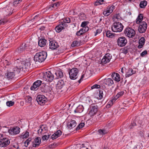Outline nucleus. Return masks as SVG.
Wrapping results in <instances>:
<instances>
[{
	"instance_id": "1",
	"label": "nucleus",
	"mask_w": 149,
	"mask_h": 149,
	"mask_svg": "<svg viewBox=\"0 0 149 149\" xmlns=\"http://www.w3.org/2000/svg\"><path fill=\"white\" fill-rule=\"evenodd\" d=\"M15 63L16 66L13 69V72H15V73H19L21 70L26 71L30 65L29 61L27 60L22 61L21 58L15 60Z\"/></svg>"
},
{
	"instance_id": "2",
	"label": "nucleus",
	"mask_w": 149,
	"mask_h": 149,
	"mask_svg": "<svg viewBox=\"0 0 149 149\" xmlns=\"http://www.w3.org/2000/svg\"><path fill=\"white\" fill-rule=\"evenodd\" d=\"M47 54L46 52L42 51L37 53L34 58V60L36 62L42 63L43 62L46 58Z\"/></svg>"
},
{
	"instance_id": "3",
	"label": "nucleus",
	"mask_w": 149,
	"mask_h": 149,
	"mask_svg": "<svg viewBox=\"0 0 149 149\" xmlns=\"http://www.w3.org/2000/svg\"><path fill=\"white\" fill-rule=\"evenodd\" d=\"M56 88L58 90L57 92L59 93L62 92H66L68 89V88L62 80H60L58 81L56 86Z\"/></svg>"
},
{
	"instance_id": "4",
	"label": "nucleus",
	"mask_w": 149,
	"mask_h": 149,
	"mask_svg": "<svg viewBox=\"0 0 149 149\" xmlns=\"http://www.w3.org/2000/svg\"><path fill=\"white\" fill-rule=\"evenodd\" d=\"M123 28L122 24L119 22H115L112 25L111 29L112 31L115 32H121Z\"/></svg>"
},
{
	"instance_id": "5",
	"label": "nucleus",
	"mask_w": 149,
	"mask_h": 149,
	"mask_svg": "<svg viewBox=\"0 0 149 149\" xmlns=\"http://www.w3.org/2000/svg\"><path fill=\"white\" fill-rule=\"evenodd\" d=\"M42 78L45 81L51 82L54 79V74L50 71H48L43 73Z\"/></svg>"
},
{
	"instance_id": "6",
	"label": "nucleus",
	"mask_w": 149,
	"mask_h": 149,
	"mask_svg": "<svg viewBox=\"0 0 149 149\" xmlns=\"http://www.w3.org/2000/svg\"><path fill=\"white\" fill-rule=\"evenodd\" d=\"M78 69L77 68H73L70 70L68 72L70 78L73 80L76 79L78 76Z\"/></svg>"
},
{
	"instance_id": "7",
	"label": "nucleus",
	"mask_w": 149,
	"mask_h": 149,
	"mask_svg": "<svg viewBox=\"0 0 149 149\" xmlns=\"http://www.w3.org/2000/svg\"><path fill=\"white\" fill-rule=\"evenodd\" d=\"M124 33L125 36L130 38H132L135 36V32L132 28L127 27L124 30Z\"/></svg>"
},
{
	"instance_id": "8",
	"label": "nucleus",
	"mask_w": 149,
	"mask_h": 149,
	"mask_svg": "<svg viewBox=\"0 0 149 149\" xmlns=\"http://www.w3.org/2000/svg\"><path fill=\"white\" fill-rule=\"evenodd\" d=\"M90 110L89 114L90 116H92L96 113L98 110V108L96 104H92L90 106Z\"/></svg>"
},
{
	"instance_id": "9",
	"label": "nucleus",
	"mask_w": 149,
	"mask_h": 149,
	"mask_svg": "<svg viewBox=\"0 0 149 149\" xmlns=\"http://www.w3.org/2000/svg\"><path fill=\"white\" fill-rule=\"evenodd\" d=\"M115 9V6L113 5L107 6L103 12V14L105 16H109L112 13L113 10Z\"/></svg>"
},
{
	"instance_id": "10",
	"label": "nucleus",
	"mask_w": 149,
	"mask_h": 149,
	"mask_svg": "<svg viewBox=\"0 0 149 149\" xmlns=\"http://www.w3.org/2000/svg\"><path fill=\"white\" fill-rule=\"evenodd\" d=\"M47 98L45 96L39 95L36 97V100L38 104L40 105H44L47 101Z\"/></svg>"
},
{
	"instance_id": "11",
	"label": "nucleus",
	"mask_w": 149,
	"mask_h": 149,
	"mask_svg": "<svg viewBox=\"0 0 149 149\" xmlns=\"http://www.w3.org/2000/svg\"><path fill=\"white\" fill-rule=\"evenodd\" d=\"M117 44L120 47L125 46L127 43L126 38L123 36H121L118 38L117 40Z\"/></svg>"
},
{
	"instance_id": "12",
	"label": "nucleus",
	"mask_w": 149,
	"mask_h": 149,
	"mask_svg": "<svg viewBox=\"0 0 149 149\" xmlns=\"http://www.w3.org/2000/svg\"><path fill=\"white\" fill-rule=\"evenodd\" d=\"M139 24V26L138 28V31L141 33L145 32L147 28L146 23L144 21H143Z\"/></svg>"
},
{
	"instance_id": "13",
	"label": "nucleus",
	"mask_w": 149,
	"mask_h": 149,
	"mask_svg": "<svg viewBox=\"0 0 149 149\" xmlns=\"http://www.w3.org/2000/svg\"><path fill=\"white\" fill-rule=\"evenodd\" d=\"M62 21L59 22V24L55 28V30L57 32H60L62 30L64 29L65 27H66L68 25L65 23H62Z\"/></svg>"
},
{
	"instance_id": "14",
	"label": "nucleus",
	"mask_w": 149,
	"mask_h": 149,
	"mask_svg": "<svg viewBox=\"0 0 149 149\" xmlns=\"http://www.w3.org/2000/svg\"><path fill=\"white\" fill-rule=\"evenodd\" d=\"M28 45L26 43H23L17 49V52L19 53H22L25 51L27 50Z\"/></svg>"
},
{
	"instance_id": "15",
	"label": "nucleus",
	"mask_w": 149,
	"mask_h": 149,
	"mask_svg": "<svg viewBox=\"0 0 149 149\" xmlns=\"http://www.w3.org/2000/svg\"><path fill=\"white\" fill-rule=\"evenodd\" d=\"M20 128L18 127L10 128L8 130L9 134L12 135H16L18 134L20 131Z\"/></svg>"
},
{
	"instance_id": "16",
	"label": "nucleus",
	"mask_w": 149,
	"mask_h": 149,
	"mask_svg": "<svg viewBox=\"0 0 149 149\" xmlns=\"http://www.w3.org/2000/svg\"><path fill=\"white\" fill-rule=\"evenodd\" d=\"M112 58V56L109 53L106 54L101 60L102 63L106 64L110 62Z\"/></svg>"
},
{
	"instance_id": "17",
	"label": "nucleus",
	"mask_w": 149,
	"mask_h": 149,
	"mask_svg": "<svg viewBox=\"0 0 149 149\" xmlns=\"http://www.w3.org/2000/svg\"><path fill=\"white\" fill-rule=\"evenodd\" d=\"M49 48L52 49H55L59 47L58 43L52 40H49Z\"/></svg>"
},
{
	"instance_id": "18",
	"label": "nucleus",
	"mask_w": 149,
	"mask_h": 149,
	"mask_svg": "<svg viewBox=\"0 0 149 149\" xmlns=\"http://www.w3.org/2000/svg\"><path fill=\"white\" fill-rule=\"evenodd\" d=\"M10 143V141L7 138H5L2 140L0 141V147H5Z\"/></svg>"
},
{
	"instance_id": "19",
	"label": "nucleus",
	"mask_w": 149,
	"mask_h": 149,
	"mask_svg": "<svg viewBox=\"0 0 149 149\" xmlns=\"http://www.w3.org/2000/svg\"><path fill=\"white\" fill-rule=\"evenodd\" d=\"M49 84L42 83V85L41 87L40 90L42 92L47 93L50 90Z\"/></svg>"
},
{
	"instance_id": "20",
	"label": "nucleus",
	"mask_w": 149,
	"mask_h": 149,
	"mask_svg": "<svg viewBox=\"0 0 149 149\" xmlns=\"http://www.w3.org/2000/svg\"><path fill=\"white\" fill-rule=\"evenodd\" d=\"M48 130L47 127L46 125H40V128L38 130V133L42 134L46 133Z\"/></svg>"
},
{
	"instance_id": "21",
	"label": "nucleus",
	"mask_w": 149,
	"mask_h": 149,
	"mask_svg": "<svg viewBox=\"0 0 149 149\" xmlns=\"http://www.w3.org/2000/svg\"><path fill=\"white\" fill-rule=\"evenodd\" d=\"M41 142V139L40 137H37L33 141L32 143V146L34 147H36L38 146Z\"/></svg>"
},
{
	"instance_id": "22",
	"label": "nucleus",
	"mask_w": 149,
	"mask_h": 149,
	"mask_svg": "<svg viewBox=\"0 0 149 149\" xmlns=\"http://www.w3.org/2000/svg\"><path fill=\"white\" fill-rule=\"evenodd\" d=\"M47 43V40L44 38H38V44L40 47H44L45 46Z\"/></svg>"
},
{
	"instance_id": "23",
	"label": "nucleus",
	"mask_w": 149,
	"mask_h": 149,
	"mask_svg": "<svg viewBox=\"0 0 149 149\" xmlns=\"http://www.w3.org/2000/svg\"><path fill=\"white\" fill-rule=\"evenodd\" d=\"M111 76L113 79L117 82H119L120 80V75L118 73L113 72L112 73Z\"/></svg>"
},
{
	"instance_id": "24",
	"label": "nucleus",
	"mask_w": 149,
	"mask_h": 149,
	"mask_svg": "<svg viewBox=\"0 0 149 149\" xmlns=\"http://www.w3.org/2000/svg\"><path fill=\"white\" fill-rule=\"evenodd\" d=\"M76 125V121L74 120H72L67 123V126L69 129H71L74 127Z\"/></svg>"
},
{
	"instance_id": "25",
	"label": "nucleus",
	"mask_w": 149,
	"mask_h": 149,
	"mask_svg": "<svg viewBox=\"0 0 149 149\" xmlns=\"http://www.w3.org/2000/svg\"><path fill=\"white\" fill-rule=\"evenodd\" d=\"M145 42V38L143 37H141L139 41V45L137 47L138 48V49L141 48L144 45Z\"/></svg>"
},
{
	"instance_id": "26",
	"label": "nucleus",
	"mask_w": 149,
	"mask_h": 149,
	"mask_svg": "<svg viewBox=\"0 0 149 149\" xmlns=\"http://www.w3.org/2000/svg\"><path fill=\"white\" fill-rule=\"evenodd\" d=\"M104 83L107 86H112L114 84V82L113 80L111 79L108 78L104 80Z\"/></svg>"
},
{
	"instance_id": "27",
	"label": "nucleus",
	"mask_w": 149,
	"mask_h": 149,
	"mask_svg": "<svg viewBox=\"0 0 149 149\" xmlns=\"http://www.w3.org/2000/svg\"><path fill=\"white\" fill-rule=\"evenodd\" d=\"M125 90L121 91L118 92L116 95L114 97L112 100V102H115L117 99L122 96L125 93Z\"/></svg>"
},
{
	"instance_id": "28",
	"label": "nucleus",
	"mask_w": 149,
	"mask_h": 149,
	"mask_svg": "<svg viewBox=\"0 0 149 149\" xmlns=\"http://www.w3.org/2000/svg\"><path fill=\"white\" fill-rule=\"evenodd\" d=\"M61 133L62 132L61 130H58L52 136V138L53 139L57 138L61 135Z\"/></svg>"
},
{
	"instance_id": "29",
	"label": "nucleus",
	"mask_w": 149,
	"mask_h": 149,
	"mask_svg": "<svg viewBox=\"0 0 149 149\" xmlns=\"http://www.w3.org/2000/svg\"><path fill=\"white\" fill-rule=\"evenodd\" d=\"M135 71L133 70L132 69L130 68L125 75V77H129L133 74H135Z\"/></svg>"
},
{
	"instance_id": "30",
	"label": "nucleus",
	"mask_w": 149,
	"mask_h": 149,
	"mask_svg": "<svg viewBox=\"0 0 149 149\" xmlns=\"http://www.w3.org/2000/svg\"><path fill=\"white\" fill-rule=\"evenodd\" d=\"M84 108L81 105H79L74 110V111L75 113H81L83 111Z\"/></svg>"
},
{
	"instance_id": "31",
	"label": "nucleus",
	"mask_w": 149,
	"mask_h": 149,
	"mask_svg": "<svg viewBox=\"0 0 149 149\" xmlns=\"http://www.w3.org/2000/svg\"><path fill=\"white\" fill-rule=\"evenodd\" d=\"M55 74L56 77L55 78L56 79L61 78L63 76V73L60 70L56 71L55 73Z\"/></svg>"
},
{
	"instance_id": "32",
	"label": "nucleus",
	"mask_w": 149,
	"mask_h": 149,
	"mask_svg": "<svg viewBox=\"0 0 149 149\" xmlns=\"http://www.w3.org/2000/svg\"><path fill=\"white\" fill-rule=\"evenodd\" d=\"M5 10L6 13V15H11L13 12V9H12L11 7L10 6H8L5 8Z\"/></svg>"
},
{
	"instance_id": "33",
	"label": "nucleus",
	"mask_w": 149,
	"mask_h": 149,
	"mask_svg": "<svg viewBox=\"0 0 149 149\" xmlns=\"http://www.w3.org/2000/svg\"><path fill=\"white\" fill-rule=\"evenodd\" d=\"M15 75V72H7L6 74V77L9 80L13 78Z\"/></svg>"
},
{
	"instance_id": "34",
	"label": "nucleus",
	"mask_w": 149,
	"mask_h": 149,
	"mask_svg": "<svg viewBox=\"0 0 149 149\" xmlns=\"http://www.w3.org/2000/svg\"><path fill=\"white\" fill-rule=\"evenodd\" d=\"M143 15L142 14H139L136 19V23L139 24L142 22V21L143 20Z\"/></svg>"
},
{
	"instance_id": "35",
	"label": "nucleus",
	"mask_w": 149,
	"mask_h": 149,
	"mask_svg": "<svg viewBox=\"0 0 149 149\" xmlns=\"http://www.w3.org/2000/svg\"><path fill=\"white\" fill-rule=\"evenodd\" d=\"M3 65L5 68H9L11 65V63L7 60L4 61L3 62Z\"/></svg>"
},
{
	"instance_id": "36",
	"label": "nucleus",
	"mask_w": 149,
	"mask_h": 149,
	"mask_svg": "<svg viewBox=\"0 0 149 149\" xmlns=\"http://www.w3.org/2000/svg\"><path fill=\"white\" fill-rule=\"evenodd\" d=\"M147 4V1H143L140 2L139 6L141 8H143L146 6Z\"/></svg>"
},
{
	"instance_id": "37",
	"label": "nucleus",
	"mask_w": 149,
	"mask_h": 149,
	"mask_svg": "<svg viewBox=\"0 0 149 149\" xmlns=\"http://www.w3.org/2000/svg\"><path fill=\"white\" fill-rule=\"evenodd\" d=\"M104 91L103 89L99 90V92L98 95L99 97H97L98 99L100 100L102 98L103 96Z\"/></svg>"
},
{
	"instance_id": "38",
	"label": "nucleus",
	"mask_w": 149,
	"mask_h": 149,
	"mask_svg": "<svg viewBox=\"0 0 149 149\" xmlns=\"http://www.w3.org/2000/svg\"><path fill=\"white\" fill-rule=\"evenodd\" d=\"M62 21V23H65L66 24L67 23H70V18L69 17H67L64 19L61 20Z\"/></svg>"
},
{
	"instance_id": "39",
	"label": "nucleus",
	"mask_w": 149,
	"mask_h": 149,
	"mask_svg": "<svg viewBox=\"0 0 149 149\" xmlns=\"http://www.w3.org/2000/svg\"><path fill=\"white\" fill-rule=\"evenodd\" d=\"M25 102L26 103H30L32 101V98L30 96H26L25 98Z\"/></svg>"
},
{
	"instance_id": "40",
	"label": "nucleus",
	"mask_w": 149,
	"mask_h": 149,
	"mask_svg": "<svg viewBox=\"0 0 149 149\" xmlns=\"http://www.w3.org/2000/svg\"><path fill=\"white\" fill-rule=\"evenodd\" d=\"M14 104V102L12 101H8L6 102L7 106L9 107L13 106Z\"/></svg>"
},
{
	"instance_id": "41",
	"label": "nucleus",
	"mask_w": 149,
	"mask_h": 149,
	"mask_svg": "<svg viewBox=\"0 0 149 149\" xmlns=\"http://www.w3.org/2000/svg\"><path fill=\"white\" fill-rule=\"evenodd\" d=\"M104 1L103 0H97L94 3V5L97 6L100 4H102Z\"/></svg>"
},
{
	"instance_id": "42",
	"label": "nucleus",
	"mask_w": 149,
	"mask_h": 149,
	"mask_svg": "<svg viewBox=\"0 0 149 149\" xmlns=\"http://www.w3.org/2000/svg\"><path fill=\"white\" fill-rule=\"evenodd\" d=\"M55 6L54 5V4H52L50 6H48L46 8V10H52V8H55Z\"/></svg>"
},
{
	"instance_id": "43",
	"label": "nucleus",
	"mask_w": 149,
	"mask_h": 149,
	"mask_svg": "<svg viewBox=\"0 0 149 149\" xmlns=\"http://www.w3.org/2000/svg\"><path fill=\"white\" fill-rule=\"evenodd\" d=\"M98 132L100 134L103 135L107 133V131L104 130L99 129L98 130Z\"/></svg>"
},
{
	"instance_id": "44",
	"label": "nucleus",
	"mask_w": 149,
	"mask_h": 149,
	"mask_svg": "<svg viewBox=\"0 0 149 149\" xmlns=\"http://www.w3.org/2000/svg\"><path fill=\"white\" fill-rule=\"evenodd\" d=\"M36 85V84H34V83L33 85L31 87V89L33 91L37 90L38 89V88Z\"/></svg>"
},
{
	"instance_id": "45",
	"label": "nucleus",
	"mask_w": 149,
	"mask_h": 149,
	"mask_svg": "<svg viewBox=\"0 0 149 149\" xmlns=\"http://www.w3.org/2000/svg\"><path fill=\"white\" fill-rule=\"evenodd\" d=\"M85 125L84 123H80L79 125L76 128L77 130H79L81 128H82L83 127H84Z\"/></svg>"
},
{
	"instance_id": "46",
	"label": "nucleus",
	"mask_w": 149,
	"mask_h": 149,
	"mask_svg": "<svg viewBox=\"0 0 149 149\" xmlns=\"http://www.w3.org/2000/svg\"><path fill=\"white\" fill-rule=\"evenodd\" d=\"M34 84H36L37 86L39 88L41 84H42V81L40 80H38L36 82H34Z\"/></svg>"
},
{
	"instance_id": "47",
	"label": "nucleus",
	"mask_w": 149,
	"mask_h": 149,
	"mask_svg": "<svg viewBox=\"0 0 149 149\" xmlns=\"http://www.w3.org/2000/svg\"><path fill=\"white\" fill-rule=\"evenodd\" d=\"M106 35L107 37L109 38H112L113 36V34L111 33L110 31H107Z\"/></svg>"
},
{
	"instance_id": "48",
	"label": "nucleus",
	"mask_w": 149,
	"mask_h": 149,
	"mask_svg": "<svg viewBox=\"0 0 149 149\" xmlns=\"http://www.w3.org/2000/svg\"><path fill=\"white\" fill-rule=\"evenodd\" d=\"M122 53L126 54L128 52V50L127 48L124 47L121 49Z\"/></svg>"
},
{
	"instance_id": "49",
	"label": "nucleus",
	"mask_w": 149,
	"mask_h": 149,
	"mask_svg": "<svg viewBox=\"0 0 149 149\" xmlns=\"http://www.w3.org/2000/svg\"><path fill=\"white\" fill-rule=\"evenodd\" d=\"M83 31L81 29L79 31H77L76 33V35L78 36H80L84 33Z\"/></svg>"
},
{
	"instance_id": "50",
	"label": "nucleus",
	"mask_w": 149,
	"mask_h": 149,
	"mask_svg": "<svg viewBox=\"0 0 149 149\" xmlns=\"http://www.w3.org/2000/svg\"><path fill=\"white\" fill-rule=\"evenodd\" d=\"M79 42L77 41H74L72 43L71 46L72 47H74L76 46H78Z\"/></svg>"
},
{
	"instance_id": "51",
	"label": "nucleus",
	"mask_w": 149,
	"mask_h": 149,
	"mask_svg": "<svg viewBox=\"0 0 149 149\" xmlns=\"http://www.w3.org/2000/svg\"><path fill=\"white\" fill-rule=\"evenodd\" d=\"M100 85H98V84H95L94 85H93V86H92L91 87V88L92 89H95V88H100Z\"/></svg>"
},
{
	"instance_id": "52",
	"label": "nucleus",
	"mask_w": 149,
	"mask_h": 149,
	"mask_svg": "<svg viewBox=\"0 0 149 149\" xmlns=\"http://www.w3.org/2000/svg\"><path fill=\"white\" fill-rule=\"evenodd\" d=\"M22 135L23 138H26L29 136V132L28 131H26L24 133V134H23Z\"/></svg>"
},
{
	"instance_id": "53",
	"label": "nucleus",
	"mask_w": 149,
	"mask_h": 149,
	"mask_svg": "<svg viewBox=\"0 0 149 149\" xmlns=\"http://www.w3.org/2000/svg\"><path fill=\"white\" fill-rule=\"evenodd\" d=\"M102 31V30L101 29H97L96 31L95 32V34L94 36H96L97 34H100Z\"/></svg>"
},
{
	"instance_id": "54",
	"label": "nucleus",
	"mask_w": 149,
	"mask_h": 149,
	"mask_svg": "<svg viewBox=\"0 0 149 149\" xmlns=\"http://www.w3.org/2000/svg\"><path fill=\"white\" fill-rule=\"evenodd\" d=\"M82 29V30L83 31L84 33H85L87 31L89 30V27L88 26H86L85 27H84L81 29Z\"/></svg>"
},
{
	"instance_id": "55",
	"label": "nucleus",
	"mask_w": 149,
	"mask_h": 149,
	"mask_svg": "<svg viewBox=\"0 0 149 149\" xmlns=\"http://www.w3.org/2000/svg\"><path fill=\"white\" fill-rule=\"evenodd\" d=\"M22 0H14L13 2V5L16 6V5L21 2Z\"/></svg>"
},
{
	"instance_id": "56",
	"label": "nucleus",
	"mask_w": 149,
	"mask_h": 149,
	"mask_svg": "<svg viewBox=\"0 0 149 149\" xmlns=\"http://www.w3.org/2000/svg\"><path fill=\"white\" fill-rule=\"evenodd\" d=\"M147 53V51L146 50L143 51V52L140 54V55L142 57L144 56H145L146 54Z\"/></svg>"
},
{
	"instance_id": "57",
	"label": "nucleus",
	"mask_w": 149,
	"mask_h": 149,
	"mask_svg": "<svg viewBox=\"0 0 149 149\" xmlns=\"http://www.w3.org/2000/svg\"><path fill=\"white\" fill-rule=\"evenodd\" d=\"M33 20L34 21H37V20H38L39 19L40 17H39V15H36L34 16V17L33 18Z\"/></svg>"
},
{
	"instance_id": "58",
	"label": "nucleus",
	"mask_w": 149,
	"mask_h": 149,
	"mask_svg": "<svg viewBox=\"0 0 149 149\" xmlns=\"http://www.w3.org/2000/svg\"><path fill=\"white\" fill-rule=\"evenodd\" d=\"M87 25V23L86 22L84 21L83 22L81 25V26L83 27H85Z\"/></svg>"
},
{
	"instance_id": "59",
	"label": "nucleus",
	"mask_w": 149,
	"mask_h": 149,
	"mask_svg": "<svg viewBox=\"0 0 149 149\" xmlns=\"http://www.w3.org/2000/svg\"><path fill=\"white\" fill-rule=\"evenodd\" d=\"M136 125V123L134 122L133 123H132L131 125H130L129 127L130 128H132L133 127H134Z\"/></svg>"
},
{
	"instance_id": "60",
	"label": "nucleus",
	"mask_w": 149,
	"mask_h": 149,
	"mask_svg": "<svg viewBox=\"0 0 149 149\" xmlns=\"http://www.w3.org/2000/svg\"><path fill=\"white\" fill-rule=\"evenodd\" d=\"M61 3V2H58L56 3H55L54 4V6L56 7V8H57V7L59 6L60 4Z\"/></svg>"
},
{
	"instance_id": "61",
	"label": "nucleus",
	"mask_w": 149,
	"mask_h": 149,
	"mask_svg": "<svg viewBox=\"0 0 149 149\" xmlns=\"http://www.w3.org/2000/svg\"><path fill=\"white\" fill-rule=\"evenodd\" d=\"M42 139L43 141L48 140L47 136L46 135L43 136L42 138Z\"/></svg>"
},
{
	"instance_id": "62",
	"label": "nucleus",
	"mask_w": 149,
	"mask_h": 149,
	"mask_svg": "<svg viewBox=\"0 0 149 149\" xmlns=\"http://www.w3.org/2000/svg\"><path fill=\"white\" fill-rule=\"evenodd\" d=\"M5 138L6 137L3 136L2 134H0V141L2 140Z\"/></svg>"
},
{
	"instance_id": "63",
	"label": "nucleus",
	"mask_w": 149,
	"mask_h": 149,
	"mask_svg": "<svg viewBox=\"0 0 149 149\" xmlns=\"http://www.w3.org/2000/svg\"><path fill=\"white\" fill-rule=\"evenodd\" d=\"M84 75H82L81 76V77L80 79L78 81V82L80 83L81 82L82 80H83V79L84 78Z\"/></svg>"
},
{
	"instance_id": "64",
	"label": "nucleus",
	"mask_w": 149,
	"mask_h": 149,
	"mask_svg": "<svg viewBox=\"0 0 149 149\" xmlns=\"http://www.w3.org/2000/svg\"><path fill=\"white\" fill-rule=\"evenodd\" d=\"M115 17L117 19H120V17L119 14H116L115 15Z\"/></svg>"
}]
</instances>
